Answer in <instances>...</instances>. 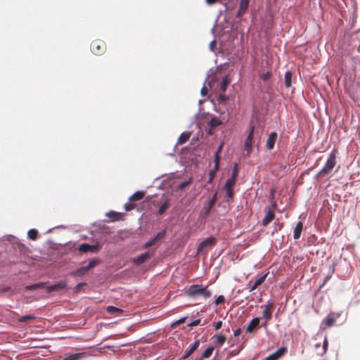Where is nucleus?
<instances>
[{
	"instance_id": "f257e3e1",
	"label": "nucleus",
	"mask_w": 360,
	"mask_h": 360,
	"mask_svg": "<svg viewBox=\"0 0 360 360\" xmlns=\"http://www.w3.org/2000/svg\"><path fill=\"white\" fill-rule=\"evenodd\" d=\"M188 295L190 297L200 295L207 299L212 296V291L207 287H202L200 285H192L188 290Z\"/></svg>"
},
{
	"instance_id": "f03ea898",
	"label": "nucleus",
	"mask_w": 360,
	"mask_h": 360,
	"mask_svg": "<svg viewBox=\"0 0 360 360\" xmlns=\"http://www.w3.org/2000/svg\"><path fill=\"white\" fill-rule=\"evenodd\" d=\"M263 308L262 319L265 321L262 323V326L266 328L270 320L272 319L273 312L274 310V302L269 300L264 305L261 306Z\"/></svg>"
},
{
	"instance_id": "7ed1b4c3",
	"label": "nucleus",
	"mask_w": 360,
	"mask_h": 360,
	"mask_svg": "<svg viewBox=\"0 0 360 360\" xmlns=\"http://www.w3.org/2000/svg\"><path fill=\"white\" fill-rule=\"evenodd\" d=\"M336 160L335 155L333 153H330L326 163L325 164L323 169L318 173L319 176H323L328 174L335 166Z\"/></svg>"
},
{
	"instance_id": "20e7f679",
	"label": "nucleus",
	"mask_w": 360,
	"mask_h": 360,
	"mask_svg": "<svg viewBox=\"0 0 360 360\" xmlns=\"http://www.w3.org/2000/svg\"><path fill=\"white\" fill-rule=\"evenodd\" d=\"M216 244L217 239L214 237L210 236L199 244L197 252L198 254L202 252H207L208 250L212 249Z\"/></svg>"
},
{
	"instance_id": "39448f33",
	"label": "nucleus",
	"mask_w": 360,
	"mask_h": 360,
	"mask_svg": "<svg viewBox=\"0 0 360 360\" xmlns=\"http://www.w3.org/2000/svg\"><path fill=\"white\" fill-rule=\"evenodd\" d=\"M91 50L95 55H101L106 51V44L103 40H94L91 44Z\"/></svg>"
},
{
	"instance_id": "423d86ee",
	"label": "nucleus",
	"mask_w": 360,
	"mask_h": 360,
	"mask_svg": "<svg viewBox=\"0 0 360 360\" xmlns=\"http://www.w3.org/2000/svg\"><path fill=\"white\" fill-rule=\"evenodd\" d=\"M276 207V202H273L271 205L265 208L266 216L262 220V225L266 226L275 218L274 210Z\"/></svg>"
},
{
	"instance_id": "0eeeda50",
	"label": "nucleus",
	"mask_w": 360,
	"mask_h": 360,
	"mask_svg": "<svg viewBox=\"0 0 360 360\" xmlns=\"http://www.w3.org/2000/svg\"><path fill=\"white\" fill-rule=\"evenodd\" d=\"M217 200V193L215 192L211 199L206 203H205L203 208L202 210L201 214L205 217H207L213 207L214 206Z\"/></svg>"
},
{
	"instance_id": "6e6552de",
	"label": "nucleus",
	"mask_w": 360,
	"mask_h": 360,
	"mask_svg": "<svg viewBox=\"0 0 360 360\" xmlns=\"http://www.w3.org/2000/svg\"><path fill=\"white\" fill-rule=\"evenodd\" d=\"M154 255V250H148L145 253H143L140 255L132 259V262L134 264L140 265L144 263L147 259L150 258Z\"/></svg>"
},
{
	"instance_id": "1a4fd4ad",
	"label": "nucleus",
	"mask_w": 360,
	"mask_h": 360,
	"mask_svg": "<svg viewBox=\"0 0 360 360\" xmlns=\"http://www.w3.org/2000/svg\"><path fill=\"white\" fill-rule=\"evenodd\" d=\"M255 127L251 126L249 134L248 135L245 141V150L248 151V153H250L252 151L253 136H254Z\"/></svg>"
},
{
	"instance_id": "9d476101",
	"label": "nucleus",
	"mask_w": 360,
	"mask_h": 360,
	"mask_svg": "<svg viewBox=\"0 0 360 360\" xmlns=\"http://www.w3.org/2000/svg\"><path fill=\"white\" fill-rule=\"evenodd\" d=\"M99 249V244L97 243L96 245H89L87 243H82L79 247V250L82 252H97Z\"/></svg>"
},
{
	"instance_id": "9b49d317",
	"label": "nucleus",
	"mask_w": 360,
	"mask_h": 360,
	"mask_svg": "<svg viewBox=\"0 0 360 360\" xmlns=\"http://www.w3.org/2000/svg\"><path fill=\"white\" fill-rule=\"evenodd\" d=\"M287 352V348L285 347H282L276 350L273 354L269 355L266 357L265 360H278L281 356L285 354Z\"/></svg>"
},
{
	"instance_id": "f8f14e48",
	"label": "nucleus",
	"mask_w": 360,
	"mask_h": 360,
	"mask_svg": "<svg viewBox=\"0 0 360 360\" xmlns=\"http://www.w3.org/2000/svg\"><path fill=\"white\" fill-rule=\"evenodd\" d=\"M165 236V231H160V232H159L155 236V237H154L153 238L150 239L147 243H146L143 245V248H148L149 247H151V246L154 245L158 240H160L162 238H163Z\"/></svg>"
},
{
	"instance_id": "ddd939ff",
	"label": "nucleus",
	"mask_w": 360,
	"mask_h": 360,
	"mask_svg": "<svg viewBox=\"0 0 360 360\" xmlns=\"http://www.w3.org/2000/svg\"><path fill=\"white\" fill-rule=\"evenodd\" d=\"M338 317V315H336L335 313H330L323 319V323L330 328L335 324Z\"/></svg>"
},
{
	"instance_id": "4468645a",
	"label": "nucleus",
	"mask_w": 360,
	"mask_h": 360,
	"mask_svg": "<svg viewBox=\"0 0 360 360\" xmlns=\"http://www.w3.org/2000/svg\"><path fill=\"white\" fill-rule=\"evenodd\" d=\"M260 319L259 317L253 318L248 323L246 328L247 333H252L255 329L259 327Z\"/></svg>"
},
{
	"instance_id": "2eb2a0df",
	"label": "nucleus",
	"mask_w": 360,
	"mask_h": 360,
	"mask_svg": "<svg viewBox=\"0 0 360 360\" xmlns=\"http://www.w3.org/2000/svg\"><path fill=\"white\" fill-rule=\"evenodd\" d=\"M277 136H278L277 133L275 131L271 132L269 134V138L266 143V147L267 149L272 150L274 148L275 143L277 139Z\"/></svg>"
},
{
	"instance_id": "dca6fc26",
	"label": "nucleus",
	"mask_w": 360,
	"mask_h": 360,
	"mask_svg": "<svg viewBox=\"0 0 360 360\" xmlns=\"http://www.w3.org/2000/svg\"><path fill=\"white\" fill-rule=\"evenodd\" d=\"M67 287L65 281H60L58 283L47 287L46 292H51L53 291H58L60 290L65 289Z\"/></svg>"
},
{
	"instance_id": "f3484780",
	"label": "nucleus",
	"mask_w": 360,
	"mask_h": 360,
	"mask_svg": "<svg viewBox=\"0 0 360 360\" xmlns=\"http://www.w3.org/2000/svg\"><path fill=\"white\" fill-rule=\"evenodd\" d=\"M249 5V0H240V7L238 11V15H242L245 13L246 10L248 9Z\"/></svg>"
},
{
	"instance_id": "a211bd4d",
	"label": "nucleus",
	"mask_w": 360,
	"mask_h": 360,
	"mask_svg": "<svg viewBox=\"0 0 360 360\" xmlns=\"http://www.w3.org/2000/svg\"><path fill=\"white\" fill-rule=\"evenodd\" d=\"M302 229L303 224L302 221H299L294 229V239L297 240L300 238Z\"/></svg>"
},
{
	"instance_id": "6ab92c4d",
	"label": "nucleus",
	"mask_w": 360,
	"mask_h": 360,
	"mask_svg": "<svg viewBox=\"0 0 360 360\" xmlns=\"http://www.w3.org/2000/svg\"><path fill=\"white\" fill-rule=\"evenodd\" d=\"M224 142L221 143L219 146L215 154H214V162L216 165V167H218L220 161V154L222 151L223 147H224Z\"/></svg>"
},
{
	"instance_id": "aec40b11",
	"label": "nucleus",
	"mask_w": 360,
	"mask_h": 360,
	"mask_svg": "<svg viewBox=\"0 0 360 360\" xmlns=\"http://www.w3.org/2000/svg\"><path fill=\"white\" fill-rule=\"evenodd\" d=\"M200 345V341L196 340L189 348L188 352L186 353V354L183 356V359H186L189 356H191L199 347Z\"/></svg>"
},
{
	"instance_id": "412c9836",
	"label": "nucleus",
	"mask_w": 360,
	"mask_h": 360,
	"mask_svg": "<svg viewBox=\"0 0 360 360\" xmlns=\"http://www.w3.org/2000/svg\"><path fill=\"white\" fill-rule=\"evenodd\" d=\"M190 137H191V132H186V131L183 132L179 136L178 141H177V143L180 144V145L184 144L188 141Z\"/></svg>"
},
{
	"instance_id": "4be33fe9",
	"label": "nucleus",
	"mask_w": 360,
	"mask_h": 360,
	"mask_svg": "<svg viewBox=\"0 0 360 360\" xmlns=\"http://www.w3.org/2000/svg\"><path fill=\"white\" fill-rule=\"evenodd\" d=\"M144 195H145L144 192H143V191H137V192L134 193L129 198V201L134 202V201L140 200L143 198Z\"/></svg>"
},
{
	"instance_id": "5701e85b",
	"label": "nucleus",
	"mask_w": 360,
	"mask_h": 360,
	"mask_svg": "<svg viewBox=\"0 0 360 360\" xmlns=\"http://www.w3.org/2000/svg\"><path fill=\"white\" fill-rule=\"evenodd\" d=\"M230 83V79L228 76H226L223 78L222 81L220 83L219 88L222 93H224L226 90L228 85Z\"/></svg>"
},
{
	"instance_id": "b1692460",
	"label": "nucleus",
	"mask_w": 360,
	"mask_h": 360,
	"mask_svg": "<svg viewBox=\"0 0 360 360\" xmlns=\"http://www.w3.org/2000/svg\"><path fill=\"white\" fill-rule=\"evenodd\" d=\"M219 165H218V167H216V165L214 164V168L210 171V173H209V179L207 180V183L208 184H212L215 176H216V173L219 170Z\"/></svg>"
},
{
	"instance_id": "393cba45",
	"label": "nucleus",
	"mask_w": 360,
	"mask_h": 360,
	"mask_svg": "<svg viewBox=\"0 0 360 360\" xmlns=\"http://www.w3.org/2000/svg\"><path fill=\"white\" fill-rule=\"evenodd\" d=\"M292 74L290 71H287L285 74V85L287 88H289L292 85Z\"/></svg>"
},
{
	"instance_id": "a878e982",
	"label": "nucleus",
	"mask_w": 360,
	"mask_h": 360,
	"mask_svg": "<svg viewBox=\"0 0 360 360\" xmlns=\"http://www.w3.org/2000/svg\"><path fill=\"white\" fill-rule=\"evenodd\" d=\"M46 285V283H38L35 284H32L30 285H27L25 287L27 290H35L39 288H43Z\"/></svg>"
},
{
	"instance_id": "bb28decb",
	"label": "nucleus",
	"mask_w": 360,
	"mask_h": 360,
	"mask_svg": "<svg viewBox=\"0 0 360 360\" xmlns=\"http://www.w3.org/2000/svg\"><path fill=\"white\" fill-rule=\"evenodd\" d=\"M208 124L209 126L212 128V129H214L216 128L217 127L219 126L221 124V122L219 119H218L217 117H212L210 121L208 122Z\"/></svg>"
},
{
	"instance_id": "cd10ccee",
	"label": "nucleus",
	"mask_w": 360,
	"mask_h": 360,
	"mask_svg": "<svg viewBox=\"0 0 360 360\" xmlns=\"http://www.w3.org/2000/svg\"><path fill=\"white\" fill-rule=\"evenodd\" d=\"M88 271L86 266H82L81 268L77 269L75 271L72 273V275L75 276H80L84 275Z\"/></svg>"
},
{
	"instance_id": "c85d7f7f",
	"label": "nucleus",
	"mask_w": 360,
	"mask_h": 360,
	"mask_svg": "<svg viewBox=\"0 0 360 360\" xmlns=\"http://www.w3.org/2000/svg\"><path fill=\"white\" fill-rule=\"evenodd\" d=\"M214 348L212 346L208 347L204 351V352L202 353V356L200 357L202 358V359L203 358H209L212 355V352L214 351Z\"/></svg>"
},
{
	"instance_id": "c756f323",
	"label": "nucleus",
	"mask_w": 360,
	"mask_h": 360,
	"mask_svg": "<svg viewBox=\"0 0 360 360\" xmlns=\"http://www.w3.org/2000/svg\"><path fill=\"white\" fill-rule=\"evenodd\" d=\"M27 236L30 239L33 240H36L37 238V236H38V231H37V230H36L34 229H30L27 232Z\"/></svg>"
},
{
	"instance_id": "7c9ffc66",
	"label": "nucleus",
	"mask_w": 360,
	"mask_h": 360,
	"mask_svg": "<svg viewBox=\"0 0 360 360\" xmlns=\"http://www.w3.org/2000/svg\"><path fill=\"white\" fill-rule=\"evenodd\" d=\"M84 356L83 353H76L65 358L63 360H78Z\"/></svg>"
},
{
	"instance_id": "2f4dec72",
	"label": "nucleus",
	"mask_w": 360,
	"mask_h": 360,
	"mask_svg": "<svg viewBox=\"0 0 360 360\" xmlns=\"http://www.w3.org/2000/svg\"><path fill=\"white\" fill-rule=\"evenodd\" d=\"M267 275H268V274H265L261 276L259 278H258L255 281L254 284H255L257 287H259V285H261L265 281Z\"/></svg>"
},
{
	"instance_id": "473e14b6",
	"label": "nucleus",
	"mask_w": 360,
	"mask_h": 360,
	"mask_svg": "<svg viewBox=\"0 0 360 360\" xmlns=\"http://www.w3.org/2000/svg\"><path fill=\"white\" fill-rule=\"evenodd\" d=\"M236 182V179L231 177L229 179L225 184L224 187L233 188Z\"/></svg>"
},
{
	"instance_id": "72a5a7b5",
	"label": "nucleus",
	"mask_w": 360,
	"mask_h": 360,
	"mask_svg": "<svg viewBox=\"0 0 360 360\" xmlns=\"http://www.w3.org/2000/svg\"><path fill=\"white\" fill-rule=\"evenodd\" d=\"M226 337L223 334H220L216 338V342L219 345H223L226 342Z\"/></svg>"
},
{
	"instance_id": "f704fd0d",
	"label": "nucleus",
	"mask_w": 360,
	"mask_h": 360,
	"mask_svg": "<svg viewBox=\"0 0 360 360\" xmlns=\"http://www.w3.org/2000/svg\"><path fill=\"white\" fill-rule=\"evenodd\" d=\"M238 172H239L238 165L237 163H235L234 166H233V168L232 169L231 177L235 178V179H237V177H238Z\"/></svg>"
},
{
	"instance_id": "c9c22d12",
	"label": "nucleus",
	"mask_w": 360,
	"mask_h": 360,
	"mask_svg": "<svg viewBox=\"0 0 360 360\" xmlns=\"http://www.w3.org/2000/svg\"><path fill=\"white\" fill-rule=\"evenodd\" d=\"M120 214L118 213V212H110L108 214V216L112 219V221H116V220H118L120 219Z\"/></svg>"
},
{
	"instance_id": "e433bc0d",
	"label": "nucleus",
	"mask_w": 360,
	"mask_h": 360,
	"mask_svg": "<svg viewBox=\"0 0 360 360\" xmlns=\"http://www.w3.org/2000/svg\"><path fill=\"white\" fill-rule=\"evenodd\" d=\"M169 207L168 201H165L159 208L158 213L162 214L165 210Z\"/></svg>"
},
{
	"instance_id": "4c0bfd02",
	"label": "nucleus",
	"mask_w": 360,
	"mask_h": 360,
	"mask_svg": "<svg viewBox=\"0 0 360 360\" xmlns=\"http://www.w3.org/2000/svg\"><path fill=\"white\" fill-rule=\"evenodd\" d=\"M35 317L33 315H25V316H21L20 319H19V321L20 322H26V321H28L30 320H32L34 319Z\"/></svg>"
},
{
	"instance_id": "58836bf2",
	"label": "nucleus",
	"mask_w": 360,
	"mask_h": 360,
	"mask_svg": "<svg viewBox=\"0 0 360 360\" xmlns=\"http://www.w3.org/2000/svg\"><path fill=\"white\" fill-rule=\"evenodd\" d=\"M226 193V195L229 198H233V188H229V187H224Z\"/></svg>"
},
{
	"instance_id": "ea45409f",
	"label": "nucleus",
	"mask_w": 360,
	"mask_h": 360,
	"mask_svg": "<svg viewBox=\"0 0 360 360\" xmlns=\"http://www.w3.org/2000/svg\"><path fill=\"white\" fill-rule=\"evenodd\" d=\"M225 302V297L224 295H219L214 301L215 305L222 304Z\"/></svg>"
},
{
	"instance_id": "a19ab883",
	"label": "nucleus",
	"mask_w": 360,
	"mask_h": 360,
	"mask_svg": "<svg viewBox=\"0 0 360 360\" xmlns=\"http://www.w3.org/2000/svg\"><path fill=\"white\" fill-rule=\"evenodd\" d=\"M191 181H192V179H190V180H188V181H184V182L181 183L178 186L179 189L184 190L187 186H188L191 183Z\"/></svg>"
},
{
	"instance_id": "79ce46f5",
	"label": "nucleus",
	"mask_w": 360,
	"mask_h": 360,
	"mask_svg": "<svg viewBox=\"0 0 360 360\" xmlns=\"http://www.w3.org/2000/svg\"><path fill=\"white\" fill-rule=\"evenodd\" d=\"M98 264V261L96 260H91L89 262V264L85 266L87 270H90L91 269L94 268L96 264Z\"/></svg>"
},
{
	"instance_id": "37998d69",
	"label": "nucleus",
	"mask_w": 360,
	"mask_h": 360,
	"mask_svg": "<svg viewBox=\"0 0 360 360\" xmlns=\"http://www.w3.org/2000/svg\"><path fill=\"white\" fill-rule=\"evenodd\" d=\"M135 208V205L133 203H127L125 205V210L130 211Z\"/></svg>"
},
{
	"instance_id": "c03bdc74",
	"label": "nucleus",
	"mask_w": 360,
	"mask_h": 360,
	"mask_svg": "<svg viewBox=\"0 0 360 360\" xmlns=\"http://www.w3.org/2000/svg\"><path fill=\"white\" fill-rule=\"evenodd\" d=\"M107 310H108V312H110V313H114V312H115V311H120V309H119L118 308H117V307H113V306H109V307H108Z\"/></svg>"
},
{
	"instance_id": "a18cd8bd",
	"label": "nucleus",
	"mask_w": 360,
	"mask_h": 360,
	"mask_svg": "<svg viewBox=\"0 0 360 360\" xmlns=\"http://www.w3.org/2000/svg\"><path fill=\"white\" fill-rule=\"evenodd\" d=\"M271 76V73L269 72H267L266 73H264L262 75V78L264 80H268Z\"/></svg>"
},
{
	"instance_id": "49530a36",
	"label": "nucleus",
	"mask_w": 360,
	"mask_h": 360,
	"mask_svg": "<svg viewBox=\"0 0 360 360\" xmlns=\"http://www.w3.org/2000/svg\"><path fill=\"white\" fill-rule=\"evenodd\" d=\"M248 287L249 288L250 292L254 291L257 287L255 284H251V282H249L248 284Z\"/></svg>"
},
{
	"instance_id": "de8ad7c7",
	"label": "nucleus",
	"mask_w": 360,
	"mask_h": 360,
	"mask_svg": "<svg viewBox=\"0 0 360 360\" xmlns=\"http://www.w3.org/2000/svg\"><path fill=\"white\" fill-rule=\"evenodd\" d=\"M200 323V319L194 320L193 322L188 324L189 326H196Z\"/></svg>"
},
{
	"instance_id": "09e8293b",
	"label": "nucleus",
	"mask_w": 360,
	"mask_h": 360,
	"mask_svg": "<svg viewBox=\"0 0 360 360\" xmlns=\"http://www.w3.org/2000/svg\"><path fill=\"white\" fill-rule=\"evenodd\" d=\"M328 347V341L327 339L325 338L323 344V352L326 353Z\"/></svg>"
},
{
	"instance_id": "8fccbe9b",
	"label": "nucleus",
	"mask_w": 360,
	"mask_h": 360,
	"mask_svg": "<svg viewBox=\"0 0 360 360\" xmlns=\"http://www.w3.org/2000/svg\"><path fill=\"white\" fill-rule=\"evenodd\" d=\"M222 326V321H217L215 325H214V329L215 330H219V328H221Z\"/></svg>"
},
{
	"instance_id": "3c124183",
	"label": "nucleus",
	"mask_w": 360,
	"mask_h": 360,
	"mask_svg": "<svg viewBox=\"0 0 360 360\" xmlns=\"http://www.w3.org/2000/svg\"><path fill=\"white\" fill-rule=\"evenodd\" d=\"M240 333H241V329L240 328H238L236 330H234L233 335H234V336L236 337V336L240 335Z\"/></svg>"
},
{
	"instance_id": "603ef678",
	"label": "nucleus",
	"mask_w": 360,
	"mask_h": 360,
	"mask_svg": "<svg viewBox=\"0 0 360 360\" xmlns=\"http://www.w3.org/2000/svg\"><path fill=\"white\" fill-rule=\"evenodd\" d=\"M207 93V88L205 86H203L201 89V94L202 96H205L206 95Z\"/></svg>"
},
{
	"instance_id": "864d4df0",
	"label": "nucleus",
	"mask_w": 360,
	"mask_h": 360,
	"mask_svg": "<svg viewBox=\"0 0 360 360\" xmlns=\"http://www.w3.org/2000/svg\"><path fill=\"white\" fill-rule=\"evenodd\" d=\"M207 4L212 5L217 2V0H206Z\"/></svg>"
},
{
	"instance_id": "5fc2aeb1",
	"label": "nucleus",
	"mask_w": 360,
	"mask_h": 360,
	"mask_svg": "<svg viewBox=\"0 0 360 360\" xmlns=\"http://www.w3.org/2000/svg\"><path fill=\"white\" fill-rule=\"evenodd\" d=\"M185 321V319L184 318H182L181 319H179L178 321H177V323H184Z\"/></svg>"
},
{
	"instance_id": "6e6d98bb",
	"label": "nucleus",
	"mask_w": 360,
	"mask_h": 360,
	"mask_svg": "<svg viewBox=\"0 0 360 360\" xmlns=\"http://www.w3.org/2000/svg\"><path fill=\"white\" fill-rule=\"evenodd\" d=\"M214 44H215V41H212V42L210 43V46H213V45H214Z\"/></svg>"
},
{
	"instance_id": "4d7b16f0",
	"label": "nucleus",
	"mask_w": 360,
	"mask_h": 360,
	"mask_svg": "<svg viewBox=\"0 0 360 360\" xmlns=\"http://www.w3.org/2000/svg\"><path fill=\"white\" fill-rule=\"evenodd\" d=\"M82 285V283L78 284V285H77V287H78V288H79Z\"/></svg>"
}]
</instances>
